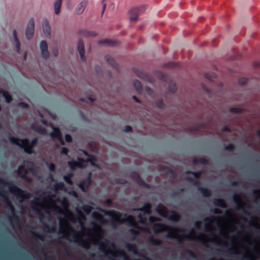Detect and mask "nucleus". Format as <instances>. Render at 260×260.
<instances>
[{
	"instance_id": "4",
	"label": "nucleus",
	"mask_w": 260,
	"mask_h": 260,
	"mask_svg": "<svg viewBox=\"0 0 260 260\" xmlns=\"http://www.w3.org/2000/svg\"><path fill=\"white\" fill-rule=\"evenodd\" d=\"M103 212L105 215L110 216L112 218H113L114 216L117 217V219H115L116 221H117L120 223L127 222L128 224L132 226L135 228L137 227V223L135 220V218L132 215H127L126 214H124L125 217L123 218H121V217L122 215V214L115 210H105L103 211Z\"/></svg>"
},
{
	"instance_id": "35",
	"label": "nucleus",
	"mask_w": 260,
	"mask_h": 260,
	"mask_svg": "<svg viewBox=\"0 0 260 260\" xmlns=\"http://www.w3.org/2000/svg\"><path fill=\"white\" fill-rule=\"evenodd\" d=\"M31 234L33 237L37 238L41 241L44 240L45 235L44 234L35 232L34 231H31Z\"/></svg>"
},
{
	"instance_id": "29",
	"label": "nucleus",
	"mask_w": 260,
	"mask_h": 260,
	"mask_svg": "<svg viewBox=\"0 0 260 260\" xmlns=\"http://www.w3.org/2000/svg\"><path fill=\"white\" fill-rule=\"evenodd\" d=\"M13 36H14V41L16 42L15 46H16V48L17 52L18 53H19L20 51V49H21V48H20V43L19 39H18V37L17 36V32H16V30H13Z\"/></svg>"
},
{
	"instance_id": "20",
	"label": "nucleus",
	"mask_w": 260,
	"mask_h": 260,
	"mask_svg": "<svg viewBox=\"0 0 260 260\" xmlns=\"http://www.w3.org/2000/svg\"><path fill=\"white\" fill-rule=\"evenodd\" d=\"M98 44L99 45H106L108 46H115L118 45V42L116 40L105 39L100 40Z\"/></svg>"
},
{
	"instance_id": "62",
	"label": "nucleus",
	"mask_w": 260,
	"mask_h": 260,
	"mask_svg": "<svg viewBox=\"0 0 260 260\" xmlns=\"http://www.w3.org/2000/svg\"><path fill=\"white\" fill-rule=\"evenodd\" d=\"M65 140L67 142H71L72 141V138L69 134H66L65 135Z\"/></svg>"
},
{
	"instance_id": "33",
	"label": "nucleus",
	"mask_w": 260,
	"mask_h": 260,
	"mask_svg": "<svg viewBox=\"0 0 260 260\" xmlns=\"http://www.w3.org/2000/svg\"><path fill=\"white\" fill-rule=\"evenodd\" d=\"M73 176V174L70 173L66 174L63 177L64 181L69 185H72L73 182L72 180V178Z\"/></svg>"
},
{
	"instance_id": "64",
	"label": "nucleus",
	"mask_w": 260,
	"mask_h": 260,
	"mask_svg": "<svg viewBox=\"0 0 260 260\" xmlns=\"http://www.w3.org/2000/svg\"><path fill=\"white\" fill-rule=\"evenodd\" d=\"M68 152H69V150H68V149L66 147H62V148L61 149V150L60 151V153L61 154H64V155H67L68 153Z\"/></svg>"
},
{
	"instance_id": "12",
	"label": "nucleus",
	"mask_w": 260,
	"mask_h": 260,
	"mask_svg": "<svg viewBox=\"0 0 260 260\" xmlns=\"http://www.w3.org/2000/svg\"><path fill=\"white\" fill-rule=\"evenodd\" d=\"M0 197L4 199L6 204L9 206L11 211L14 212L15 208L10 200L6 192L2 188H0Z\"/></svg>"
},
{
	"instance_id": "59",
	"label": "nucleus",
	"mask_w": 260,
	"mask_h": 260,
	"mask_svg": "<svg viewBox=\"0 0 260 260\" xmlns=\"http://www.w3.org/2000/svg\"><path fill=\"white\" fill-rule=\"evenodd\" d=\"M18 105L25 108H28L29 107V105L25 102H20L18 103Z\"/></svg>"
},
{
	"instance_id": "37",
	"label": "nucleus",
	"mask_w": 260,
	"mask_h": 260,
	"mask_svg": "<svg viewBox=\"0 0 260 260\" xmlns=\"http://www.w3.org/2000/svg\"><path fill=\"white\" fill-rule=\"evenodd\" d=\"M205 77L209 80H212L216 78V74L213 72H207L205 73Z\"/></svg>"
},
{
	"instance_id": "60",
	"label": "nucleus",
	"mask_w": 260,
	"mask_h": 260,
	"mask_svg": "<svg viewBox=\"0 0 260 260\" xmlns=\"http://www.w3.org/2000/svg\"><path fill=\"white\" fill-rule=\"evenodd\" d=\"M160 219L154 216H150L149 217V221L150 223H153L155 221H159Z\"/></svg>"
},
{
	"instance_id": "39",
	"label": "nucleus",
	"mask_w": 260,
	"mask_h": 260,
	"mask_svg": "<svg viewBox=\"0 0 260 260\" xmlns=\"http://www.w3.org/2000/svg\"><path fill=\"white\" fill-rule=\"evenodd\" d=\"M186 174H191L196 179H199L201 177L202 172L200 171L193 172L191 171H188L186 172Z\"/></svg>"
},
{
	"instance_id": "46",
	"label": "nucleus",
	"mask_w": 260,
	"mask_h": 260,
	"mask_svg": "<svg viewBox=\"0 0 260 260\" xmlns=\"http://www.w3.org/2000/svg\"><path fill=\"white\" fill-rule=\"evenodd\" d=\"M158 77L162 81H164L165 82L167 81V78H168V75L164 73L160 72L159 73Z\"/></svg>"
},
{
	"instance_id": "15",
	"label": "nucleus",
	"mask_w": 260,
	"mask_h": 260,
	"mask_svg": "<svg viewBox=\"0 0 260 260\" xmlns=\"http://www.w3.org/2000/svg\"><path fill=\"white\" fill-rule=\"evenodd\" d=\"M42 27L43 32L46 38H50L51 35V27L48 21L45 19L42 22Z\"/></svg>"
},
{
	"instance_id": "50",
	"label": "nucleus",
	"mask_w": 260,
	"mask_h": 260,
	"mask_svg": "<svg viewBox=\"0 0 260 260\" xmlns=\"http://www.w3.org/2000/svg\"><path fill=\"white\" fill-rule=\"evenodd\" d=\"M238 82L241 85H244L247 83V79L245 78H241L238 79Z\"/></svg>"
},
{
	"instance_id": "26",
	"label": "nucleus",
	"mask_w": 260,
	"mask_h": 260,
	"mask_svg": "<svg viewBox=\"0 0 260 260\" xmlns=\"http://www.w3.org/2000/svg\"><path fill=\"white\" fill-rule=\"evenodd\" d=\"M198 190L202 193V194L205 197H209L211 194V191L209 189L203 187H199Z\"/></svg>"
},
{
	"instance_id": "17",
	"label": "nucleus",
	"mask_w": 260,
	"mask_h": 260,
	"mask_svg": "<svg viewBox=\"0 0 260 260\" xmlns=\"http://www.w3.org/2000/svg\"><path fill=\"white\" fill-rule=\"evenodd\" d=\"M219 217H205L203 221L206 222L205 224V230L206 231H208L207 229V226L209 224H211L212 223H217L219 222Z\"/></svg>"
},
{
	"instance_id": "19",
	"label": "nucleus",
	"mask_w": 260,
	"mask_h": 260,
	"mask_svg": "<svg viewBox=\"0 0 260 260\" xmlns=\"http://www.w3.org/2000/svg\"><path fill=\"white\" fill-rule=\"evenodd\" d=\"M158 214L163 217H167L168 210L166 207L161 204L159 205L156 208Z\"/></svg>"
},
{
	"instance_id": "18",
	"label": "nucleus",
	"mask_w": 260,
	"mask_h": 260,
	"mask_svg": "<svg viewBox=\"0 0 260 260\" xmlns=\"http://www.w3.org/2000/svg\"><path fill=\"white\" fill-rule=\"evenodd\" d=\"M87 1L84 0L80 3L76 8L75 12L78 15L82 14L84 11L85 7L87 5Z\"/></svg>"
},
{
	"instance_id": "57",
	"label": "nucleus",
	"mask_w": 260,
	"mask_h": 260,
	"mask_svg": "<svg viewBox=\"0 0 260 260\" xmlns=\"http://www.w3.org/2000/svg\"><path fill=\"white\" fill-rule=\"evenodd\" d=\"M48 168L51 172H54L55 170V165L54 164L51 162L48 165Z\"/></svg>"
},
{
	"instance_id": "28",
	"label": "nucleus",
	"mask_w": 260,
	"mask_h": 260,
	"mask_svg": "<svg viewBox=\"0 0 260 260\" xmlns=\"http://www.w3.org/2000/svg\"><path fill=\"white\" fill-rule=\"evenodd\" d=\"M149 243L151 245L160 246L162 244V241L159 239L154 238L151 236L149 239Z\"/></svg>"
},
{
	"instance_id": "58",
	"label": "nucleus",
	"mask_w": 260,
	"mask_h": 260,
	"mask_svg": "<svg viewBox=\"0 0 260 260\" xmlns=\"http://www.w3.org/2000/svg\"><path fill=\"white\" fill-rule=\"evenodd\" d=\"M186 252L189 254V255L190 256H191V257H193V258H196V254L193 252L191 250H189V249H187L186 250Z\"/></svg>"
},
{
	"instance_id": "13",
	"label": "nucleus",
	"mask_w": 260,
	"mask_h": 260,
	"mask_svg": "<svg viewBox=\"0 0 260 260\" xmlns=\"http://www.w3.org/2000/svg\"><path fill=\"white\" fill-rule=\"evenodd\" d=\"M40 49L41 55L44 59H47L49 56V52L48 50V45L45 41H42L40 43Z\"/></svg>"
},
{
	"instance_id": "2",
	"label": "nucleus",
	"mask_w": 260,
	"mask_h": 260,
	"mask_svg": "<svg viewBox=\"0 0 260 260\" xmlns=\"http://www.w3.org/2000/svg\"><path fill=\"white\" fill-rule=\"evenodd\" d=\"M9 139L12 144L23 149L24 151L29 154L35 153L33 148L37 146L38 142L37 138H34L31 142L27 138L18 139L12 136H10Z\"/></svg>"
},
{
	"instance_id": "52",
	"label": "nucleus",
	"mask_w": 260,
	"mask_h": 260,
	"mask_svg": "<svg viewBox=\"0 0 260 260\" xmlns=\"http://www.w3.org/2000/svg\"><path fill=\"white\" fill-rule=\"evenodd\" d=\"M200 164H201L203 165H208L209 163V160L203 157H199Z\"/></svg>"
},
{
	"instance_id": "48",
	"label": "nucleus",
	"mask_w": 260,
	"mask_h": 260,
	"mask_svg": "<svg viewBox=\"0 0 260 260\" xmlns=\"http://www.w3.org/2000/svg\"><path fill=\"white\" fill-rule=\"evenodd\" d=\"M94 100V99H93L91 96H89L86 99H85L84 98H81V99H80V101L81 102H85L86 103H89L90 104H92Z\"/></svg>"
},
{
	"instance_id": "49",
	"label": "nucleus",
	"mask_w": 260,
	"mask_h": 260,
	"mask_svg": "<svg viewBox=\"0 0 260 260\" xmlns=\"http://www.w3.org/2000/svg\"><path fill=\"white\" fill-rule=\"evenodd\" d=\"M34 206H32V209L34 211H39L37 207L42 208L43 205L41 203L38 202H34Z\"/></svg>"
},
{
	"instance_id": "34",
	"label": "nucleus",
	"mask_w": 260,
	"mask_h": 260,
	"mask_svg": "<svg viewBox=\"0 0 260 260\" xmlns=\"http://www.w3.org/2000/svg\"><path fill=\"white\" fill-rule=\"evenodd\" d=\"M2 94L4 98L6 100V102L8 103H9L12 101V97L9 93V92L7 91H3L2 92Z\"/></svg>"
},
{
	"instance_id": "30",
	"label": "nucleus",
	"mask_w": 260,
	"mask_h": 260,
	"mask_svg": "<svg viewBox=\"0 0 260 260\" xmlns=\"http://www.w3.org/2000/svg\"><path fill=\"white\" fill-rule=\"evenodd\" d=\"M80 35L81 36L85 37H95L96 36V34L94 32L87 31L86 30H81L79 32Z\"/></svg>"
},
{
	"instance_id": "9",
	"label": "nucleus",
	"mask_w": 260,
	"mask_h": 260,
	"mask_svg": "<svg viewBox=\"0 0 260 260\" xmlns=\"http://www.w3.org/2000/svg\"><path fill=\"white\" fill-rule=\"evenodd\" d=\"M76 234L73 236V239L74 242L78 243V244L81 246L82 247L88 249L89 248L90 243L87 240H83L80 236L74 231Z\"/></svg>"
},
{
	"instance_id": "11",
	"label": "nucleus",
	"mask_w": 260,
	"mask_h": 260,
	"mask_svg": "<svg viewBox=\"0 0 260 260\" xmlns=\"http://www.w3.org/2000/svg\"><path fill=\"white\" fill-rule=\"evenodd\" d=\"M50 136L52 138L57 139L62 145H64L65 144L62 137L61 133L58 127H53V131L50 133Z\"/></svg>"
},
{
	"instance_id": "51",
	"label": "nucleus",
	"mask_w": 260,
	"mask_h": 260,
	"mask_svg": "<svg viewBox=\"0 0 260 260\" xmlns=\"http://www.w3.org/2000/svg\"><path fill=\"white\" fill-rule=\"evenodd\" d=\"M64 187V185L63 183L62 182L56 183L55 185V187L57 189L62 190V189H63Z\"/></svg>"
},
{
	"instance_id": "5",
	"label": "nucleus",
	"mask_w": 260,
	"mask_h": 260,
	"mask_svg": "<svg viewBox=\"0 0 260 260\" xmlns=\"http://www.w3.org/2000/svg\"><path fill=\"white\" fill-rule=\"evenodd\" d=\"M24 166H19L17 169V174L20 178L28 181L31 182L32 179L27 176L29 171H33L35 168L34 164L30 161H26Z\"/></svg>"
},
{
	"instance_id": "53",
	"label": "nucleus",
	"mask_w": 260,
	"mask_h": 260,
	"mask_svg": "<svg viewBox=\"0 0 260 260\" xmlns=\"http://www.w3.org/2000/svg\"><path fill=\"white\" fill-rule=\"evenodd\" d=\"M192 184H193V186L198 187V188L199 187H201V181L199 180V179H194V181H193V182H192Z\"/></svg>"
},
{
	"instance_id": "31",
	"label": "nucleus",
	"mask_w": 260,
	"mask_h": 260,
	"mask_svg": "<svg viewBox=\"0 0 260 260\" xmlns=\"http://www.w3.org/2000/svg\"><path fill=\"white\" fill-rule=\"evenodd\" d=\"M134 85L138 93H140L142 91L143 87L140 81L137 79L134 80Z\"/></svg>"
},
{
	"instance_id": "8",
	"label": "nucleus",
	"mask_w": 260,
	"mask_h": 260,
	"mask_svg": "<svg viewBox=\"0 0 260 260\" xmlns=\"http://www.w3.org/2000/svg\"><path fill=\"white\" fill-rule=\"evenodd\" d=\"M35 30V21L33 18H31L27 25L25 36L28 40L31 39L34 34Z\"/></svg>"
},
{
	"instance_id": "24",
	"label": "nucleus",
	"mask_w": 260,
	"mask_h": 260,
	"mask_svg": "<svg viewBox=\"0 0 260 260\" xmlns=\"http://www.w3.org/2000/svg\"><path fill=\"white\" fill-rule=\"evenodd\" d=\"M213 203L215 206L219 207L223 209H225L228 207L224 200L222 199H215Z\"/></svg>"
},
{
	"instance_id": "10",
	"label": "nucleus",
	"mask_w": 260,
	"mask_h": 260,
	"mask_svg": "<svg viewBox=\"0 0 260 260\" xmlns=\"http://www.w3.org/2000/svg\"><path fill=\"white\" fill-rule=\"evenodd\" d=\"M78 162L75 160L69 161L68 162V165L71 170L74 171L77 167L79 168H83L85 166L83 163L85 162V159L82 158H78Z\"/></svg>"
},
{
	"instance_id": "14",
	"label": "nucleus",
	"mask_w": 260,
	"mask_h": 260,
	"mask_svg": "<svg viewBox=\"0 0 260 260\" xmlns=\"http://www.w3.org/2000/svg\"><path fill=\"white\" fill-rule=\"evenodd\" d=\"M132 177L135 180V182L140 186L149 188V186L138 174H134L132 175Z\"/></svg>"
},
{
	"instance_id": "56",
	"label": "nucleus",
	"mask_w": 260,
	"mask_h": 260,
	"mask_svg": "<svg viewBox=\"0 0 260 260\" xmlns=\"http://www.w3.org/2000/svg\"><path fill=\"white\" fill-rule=\"evenodd\" d=\"M122 131L126 133L132 132V128L130 125H125Z\"/></svg>"
},
{
	"instance_id": "45",
	"label": "nucleus",
	"mask_w": 260,
	"mask_h": 260,
	"mask_svg": "<svg viewBox=\"0 0 260 260\" xmlns=\"http://www.w3.org/2000/svg\"><path fill=\"white\" fill-rule=\"evenodd\" d=\"M196 240L200 242H201L203 245L206 247H209V245L207 244V242L206 240L202 238L201 236H198L196 238Z\"/></svg>"
},
{
	"instance_id": "32",
	"label": "nucleus",
	"mask_w": 260,
	"mask_h": 260,
	"mask_svg": "<svg viewBox=\"0 0 260 260\" xmlns=\"http://www.w3.org/2000/svg\"><path fill=\"white\" fill-rule=\"evenodd\" d=\"M205 127V124L204 123H201L196 125L190 126L189 127V129L190 131L198 132L201 129L204 128Z\"/></svg>"
},
{
	"instance_id": "61",
	"label": "nucleus",
	"mask_w": 260,
	"mask_h": 260,
	"mask_svg": "<svg viewBox=\"0 0 260 260\" xmlns=\"http://www.w3.org/2000/svg\"><path fill=\"white\" fill-rule=\"evenodd\" d=\"M106 247V245L103 243H102L100 245V249H101V250L103 251L104 252L105 254L106 255L107 254V253H108V251H106L105 250V248Z\"/></svg>"
},
{
	"instance_id": "54",
	"label": "nucleus",
	"mask_w": 260,
	"mask_h": 260,
	"mask_svg": "<svg viewBox=\"0 0 260 260\" xmlns=\"http://www.w3.org/2000/svg\"><path fill=\"white\" fill-rule=\"evenodd\" d=\"M176 65V63L174 62H169L167 63H165L164 65V68H174Z\"/></svg>"
},
{
	"instance_id": "3",
	"label": "nucleus",
	"mask_w": 260,
	"mask_h": 260,
	"mask_svg": "<svg viewBox=\"0 0 260 260\" xmlns=\"http://www.w3.org/2000/svg\"><path fill=\"white\" fill-rule=\"evenodd\" d=\"M0 184L8 187L10 191L16 197L20 202H22L24 199L29 198L30 195L26 191L21 189L12 182L6 181L1 177Z\"/></svg>"
},
{
	"instance_id": "25",
	"label": "nucleus",
	"mask_w": 260,
	"mask_h": 260,
	"mask_svg": "<svg viewBox=\"0 0 260 260\" xmlns=\"http://www.w3.org/2000/svg\"><path fill=\"white\" fill-rule=\"evenodd\" d=\"M171 215L168 217L169 220L174 222H177L180 220L181 217L178 213L173 210L171 211Z\"/></svg>"
},
{
	"instance_id": "42",
	"label": "nucleus",
	"mask_w": 260,
	"mask_h": 260,
	"mask_svg": "<svg viewBox=\"0 0 260 260\" xmlns=\"http://www.w3.org/2000/svg\"><path fill=\"white\" fill-rule=\"evenodd\" d=\"M164 170L167 172V173L170 174L172 178H174L176 176L175 172L170 167H164Z\"/></svg>"
},
{
	"instance_id": "21",
	"label": "nucleus",
	"mask_w": 260,
	"mask_h": 260,
	"mask_svg": "<svg viewBox=\"0 0 260 260\" xmlns=\"http://www.w3.org/2000/svg\"><path fill=\"white\" fill-rule=\"evenodd\" d=\"M90 174L89 176L81 183H80L79 186L83 190L85 191V188H88L91 183V180L90 177Z\"/></svg>"
},
{
	"instance_id": "27",
	"label": "nucleus",
	"mask_w": 260,
	"mask_h": 260,
	"mask_svg": "<svg viewBox=\"0 0 260 260\" xmlns=\"http://www.w3.org/2000/svg\"><path fill=\"white\" fill-rule=\"evenodd\" d=\"M62 0H56L54 4V12L56 14H58L60 12Z\"/></svg>"
},
{
	"instance_id": "16",
	"label": "nucleus",
	"mask_w": 260,
	"mask_h": 260,
	"mask_svg": "<svg viewBox=\"0 0 260 260\" xmlns=\"http://www.w3.org/2000/svg\"><path fill=\"white\" fill-rule=\"evenodd\" d=\"M78 51L80 54L81 59L83 61H85L86 60V58L84 55L85 50H84V45L83 41L81 39H79L78 43Z\"/></svg>"
},
{
	"instance_id": "36",
	"label": "nucleus",
	"mask_w": 260,
	"mask_h": 260,
	"mask_svg": "<svg viewBox=\"0 0 260 260\" xmlns=\"http://www.w3.org/2000/svg\"><path fill=\"white\" fill-rule=\"evenodd\" d=\"M133 71L138 76L142 78H145L146 77V74L142 70L134 68Z\"/></svg>"
},
{
	"instance_id": "55",
	"label": "nucleus",
	"mask_w": 260,
	"mask_h": 260,
	"mask_svg": "<svg viewBox=\"0 0 260 260\" xmlns=\"http://www.w3.org/2000/svg\"><path fill=\"white\" fill-rule=\"evenodd\" d=\"M64 220V219L63 218H59V225H60V230L58 231V233L61 234L63 233V229L62 225V222Z\"/></svg>"
},
{
	"instance_id": "7",
	"label": "nucleus",
	"mask_w": 260,
	"mask_h": 260,
	"mask_svg": "<svg viewBox=\"0 0 260 260\" xmlns=\"http://www.w3.org/2000/svg\"><path fill=\"white\" fill-rule=\"evenodd\" d=\"M233 201L236 204V210H241L245 215H249V213L245 209L244 206L242 204L240 197L238 194H234L233 196Z\"/></svg>"
},
{
	"instance_id": "22",
	"label": "nucleus",
	"mask_w": 260,
	"mask_h": 260,
	"mask_svg": "<svg viewBox=\"0 0 260 260\" xmlns=\"http://www.w3.org/2000/svg\"><path fill=\"white\" fill-rule=\"evenodd\" d=\"M151 204L150 203H146L143 205V207L136 209L135 210L143 212L147 214H150L151 213Z\"/></svg>"
},
{
	"instance_id": "47",
	"label": "nucleus",
	"mask_w": 260,
	"mask_h": 260,
	"mask_svg": "<svg viewBox=\"0 0 260 260\" xmlns=\"http://www.w3.org/2000/svg\"><path fill=\"white\" fill-rule=\"evenodd\" d=\"M235 149V146L233 144H229L224 147V149L228 151H233Z\"/></svg>"
},
{
	"instance_id": "44",
	"label": "nucleus",
	"mask_w": 260,
	"mask_h": 260,
	"mask_svg": "<svg viewBox=\"0 0 260 260\" xmlns=\"http://www.w3.org/2000/svg\"><path fill=\"white\" fill-rule=\"evenodd\" d=\"M177 88L175 84L170 83L169 84V90L172 92H175L177 91Z\"/></svg>"
},
{
	"instance_id": "63",
	"label": "nucleus",
	"mask_w": 260,
	"mask_h": 260,
	"mask_svg": "<svg viewBox=\"0 0 260 260\" xmlns=\"http://www.w3.org/2000/svg\"><path fill=\"white\" fill-rule=\"evenodd\" d=\"M120 255L123 257L125 260H129L128 256L124 253L123 250L120 251Z\"/></svg>"
},
{
	"instance_id": "41",
	"label": "nucleus",
	"mask_w": 260,
	"mask_h": 260,
	"mask_svg": "<svg viewBox=\"0 0 260 260\" xmlns=\"http://www.w3.org/2000/svg\"><path fill=\"white\" fill-rule=\"evenodd\" d=\"M13 219L16 221V225L17 226H18V227L20 228L21 226H20V224L19 223V218L18 216L16 214H15L14 213L13 214V217H9V220H10L11 222H12Z\"/></svg>"
},
{
	"instance_id": "1",
	"label": "nucleus",
	"mask_w": 260,
	"mask_h": 260,
	"mask_svg": "<svg viewBox=\"0 0 260 260\" xmlns=\"http://www.w3.org/2000/svg\"><path fill=\"white\" fill-rule=\"evenodd\" d=\"M153 231L155 234H158L163 232L164 231L168 232V234L166 235L168 238H176L178 243L182 244L183 243V238H187L189 240H192L191 236L194 234V230L191 229L189 233L187 235H184L182 238L176 236L174 237V235H176L177 232H184V230L178 228L176 226H171L166 225L164 223H154L152 228Z\"/></svg>"
},
{
	"instance_id": "6",
	"label": "nucleus",
	"mask_w": 260,
	"mask_h": 260,
	"mask_svg": "<svg viewBox=\"0 0 260 260\" xmlns=\"http://www.w3.org/2000/svg\"><path fill=\"white\" fill-rule=\"evenodd\" d=\"M144 5L133 8L129 11V19L131 21H136L138 19L139 15L145 11Z\"/></svg>"
},
{
	"instance_id": "23",
	"label": "nucleus",
	"mask_w": 260,
	"mask_h": 260,
	"mask_svg": "<svg viewBox=\"0 0 260 260\" xmlns=\"http://www.w3.org/2000/svg\"><path fill=\"white\" fill-rule=\"evenodd\" d=\"M105 59L106 60V61L110 64L113 68L115 69L116 70L118 69V65L116 62L115 60L114 59L113 57H112L109 55H106L105 56Z\"/></svg>"
},
{
	"instance_id": "43",
	"label": "nucleus",
	"mask_w": 260,
	"mask_h": 260,
	"mask_svg": "<svg viewBox=\"0 0 260 260\" xmlns=\"http://www.w3.org/2000/svg\"><path fill=\"white\" fill-rule=\"evenodd\" d=\"M155 105L160 109H162L165 107V104L161 99L157 100L155 102Z\"/></svg>"
},
{
	"instance_id": "38",
	"label": "nucleus",
	"mask_w": 260,
	"mask_h": 260,
	"mask_svg": "<svg viewBox=\"0 0 260 260\" xmlns=\"http://www.w3.org/2000/svg\"><path fill=\"white\" fill-rule=\"evenodd\" d=\"M244 111V109L240 108L232 107L229 109V111L231 113L240 114L242 113Z\"/></svg>"
},
{
	"instance_id": "40",
	"label": "nucleus",
	"mask_w": 260,
	"mask_h": 260,
	"mask_svg": "<svg viewBox=\"0 0 260 260\" xmlns=\"http://www.w3.org/2000/svg\"><path fill=\"white\" fill-rule=\"evenodd\" d=\"M126 247L129 251H133L135 253L137 251L136 246L134 244L128 243L126 244Z\"/></svg>"
}]
</instances>
